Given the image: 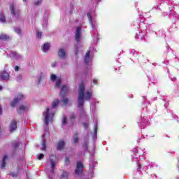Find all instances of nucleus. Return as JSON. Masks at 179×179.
I'll return each mask as SVG.
<instances>
[{
    "label": "nucleus",
    "instance_id": "nucleus-1",
    "mask_svg": "<svg viewBox=\"0 0 179 179\" xmlns=\"http://www.w3.org/2000/svg\"><path fill=\"white\" fill-rule=\"evenodd\" d=\"M58 104H59V101L58 99H55L52 103V107L47 108L45 111H44L43 113L45 124V134H43V135L42 136V150H45V149H47L44 136L50 135V133L48 132V122H52V118H54V115L55 114V108H57V106H58Z\"/></svg>",
    "mask_w": 179,
    "mask_h": 179
},
{
    "label": "nucleus",
    "instance_id": "nucleus-2",
    "mask_svg": "<svg viewBox=\"0 0 179 179\" xmlns=\"http://www.w3.org/2000/svg\"><path fill=\"white\" fill-rule=\"evenodd\" d=\"M93 96V91L90 90H85V84L81 83L78 86V108L83 109L85 105V100L89 101L92 99Z\"/></svg>",
    "mask_w": 179,
    "mask_h": 179
},
{
    "label": "nucleus",
    "instance_id": "nucleus-3",
    "mask_svg": "<svg viewBox=\"0 0 179 179\" xmlns=\"http://www.w3.org/2000/svg\"><path fill=\"white\" fill-rule=\"evenodd\" d=\"M49 159L50 160L51 169L48 171V175L52 179V176L55 174L54 170H55V164L57 163V156L55 155H50Z\"/></svg>",
    "mask_w": 179,
    "mask_h": 179
},
{
    "label": "nucleus",
    "instance_id": "nucleus-4",
    "mask_svg": "<svg viewBox=\"0 0 179 179\" xmlns=\"http://www.w3.org/2000/svg\"><path fill=\"white\" fill-rule=\"evenodd\" d=\"M87 17L92 28L93 29V30H96V29H97V22L96 21V19L94 18V13H88Z\"/></svg>",
    "mask_w": 179,
    "mask_h": 179
},
{
    "label": "nucleus",
    "instance_id": "nucleus-5",
    "mask_svg": "<svg viewBox=\"0 0 179 179\" xmlns=\"http://www.w3.org/2000/svg\"><path fill=\"white\" fill-rule=\"evenodd\" d=\"M24 99V96L22 94H19L14 99L10 102V106L11 107H16V104L20 101V100H23Z\"/></svg>",
    "mask_w": 179,
    "mask_h": 179
},
{
    "label": "nucleus",
    "instance_id": "nucleus-6",
    "mask_svg": "<svg viewBox=\"0 0 179 179\" xmlns=\"http://www.w3.org/2000/svg\"><path fill=\"white\" fill-rule=\"evenodd\" d=\"M50 80H52V82H55L56 80L55 87H57V89H59L61 87V78H57V76L55 74L51 75Z\"/></svg>",
    "mask_w": 179,
    "mask_h": 179
},
{
    "label": "nucleus",
    "instance_id": "nucleus-7",
    "mask_svg": "<svg viewBox=\"0 0 179 179\" xmlns=\"http://www.w3.org/2000/svg\"><path fill=\"white\" fill-rule=\"evenodd\" d=\"M76 176H80L83 173V164L80 162H78L76 164V169L75 171Z\"/></svg>",
    "mask_w": 179,
    "mask_h": 179
},
{
    "label": "nucleus",
    "instance_id": "nucleus-8",
    "mask_svg": "<svg viewBox=\"0 0 179 179\" xmlns=\"http://www.w3.org/2000/svg\"><path fill=\"white\" fill-rule=\"evenodd\" d=\"M10 11L13 17H19V11L16 9L15 4H10Z\"/></svg>",
    "mask_w": 179,
    "mask_h": 179
},
{
    "label": "nucleus",
    "instance_id": "nucleus-9",
    "mask_svg": "<svg viewBox=\"0 0 179 179\" xmlns=\"http://www.w3.org/2000/svg\"><path fill=\"white\" fill-rule=\"evenodd\" d=\"M96 164H97V162L94 161V159L93 158H90V164H89V167H90L89 174H90V176H93V169H94V167Z\"/></svg>",
    "mask_w": 179,
    "mask_h": 179
},
{
    "label": "nucleus",
    "instance_id": "nucleus-10",
    "mask_svg": "<svg viewBox=\"0 0 179 179\" xmlns=\"http://www.w3.org/2000/svg\"><path fill=\"white\" fill-rule=\"evenodd\" d=\"M10 57L11 58H13L15 61H22L23 60V56L17 52H11Z\"/></svg>",
    "mask_w": 179,
    "mask_h": 179
},
{
    "label": "nucleus",
    "instance_id": "nucleus-11",
    "mask_svg": "<svg viewBox=\"0 0 179 179\" xmlns=\"http://www.w3.org/2000/svg\"><path fill=\"white\" fill-rule=\"evenodd\" d=\"M81 34H82V27H77L75 32V38H76V43H79V41H80Z\"/></svg>",
    "mask_w": 179,
    "mask_h": 179
},
{
    "label": "nucleus",
    "instance_id": "nucleus-12",
    "mask_svg": "<svg viewBox=\"0 0 179 179\" xmlns=\"http://www.w3.org/2000/svg\"><path fill=\"white\" fill-rule=\"evenodd\" d=\"M84 62L86 65L92 64V56L90 55V50H87L84 57Z\"/></svg>",
    "mask_w": 179,
    "mask_h": 179
},
{
    "label": "nucleus",
    "instance_id": "nucleus-13",
    "mask_svg": "<svg viewBox=\"0 0 179 179\" xmlns=\"http://www.w3.org/2000/svg\"><path fill=\"white\" fill-rule=\"evenodd\" d=\"M27 110H29V106L27 104L21 105L17 108V113L22 114V113H24L25 111H27Z\"/></svg>",
    "mask_w": 179,
    "mask_h": 179
},
{
    "label": "nucleus",
    "instance_id": "nucleus-14",
    "mask_svg": "<svg viewBox=\"0 0 179 179\" xmlns=\"http://www.w3.org/2000/svg\"><path fill=\"white\" fill-rule=\"evenodd\" d=\"M17 129V123L15 122V120L11 121L10 124V132H13V131H16Z\"/></svg>",
    "mask_w": 179,
    "mask_h": 179
},
{
    "label": "nucleus",
    "instance_id": "nucleus-15",
    "mask_svg": "<svg viewBox=\"0 0 179 179\" xmlns=\"http://www.w3.org/2000/svg\"><path fill=\"white\" fill-rule=\"evenodd\" d=\"M59 57L62 59H65L66 58V52L65 51V49H59Z\"/></svg>",
    "mask_w": 179,
    "mask_h": 179
},
{
    "label": "nucleus",
    "instance_id": "nucleus-16",
    "mask_svg": "<svg viewBox=\"0 0 179 179\" xmlns=\"http://www.w3.org/2000/svg\"><path fill=\"white\" fill-rule=\"evenodd\" d=\"M0 78L3 79V80H9V73L6 71H3L0 74Z\"/></svg>",
    "mask_w": 179,
    "mask_h": 179
},
{
    "label": "nucleus",
    "instance_id": "nucleus-17",
    "mask_svg": "<svg viewBox=\"0 0 179 179\" xmlns=\"http://www.w3.org/2000/svg\"><path fill=\"white\" fill-rule=\"evenodd\" d=\"M134 153H136L138 155H133V159H138L141 155V153H142V150L141 149H137V148H134V150H133Z\"/></svg>",
    "mask_w": 179,
    "mask_h": 179
},
{
    "label": "nucleus",
    "instance_id": "nucleus-18",
    "mask_svg": "<svg viewBox=\"0 0 179 179\" xmlns=\"http://www.w3.org/2000/svg\"><path fill=\"white\" fill-rule=\"evenodd\" d=\"M94 136L92 137L93 141H95L97 139V122H95L94 126Z\"/></svg>",
    "mask_w": 179,
    "mask_h": 179
},
{
    "label": "nucleus",
    "instance_id": "nucleus-19",
    "mask_svg": "<svg viewBox=\"0 0 179 179\" xmlns=\"http://www.w3.org/2000/svg\"><path fill=\"white\" fill-rule=\"evenodd\" d=\"M67 91H68V87H66V85H63L60 91L61 96H64V94H66Z\"/></svg>",
    "mask_w": 179,
    "mask_h": 179
},
{
    "label": "nucleus",
    "instance_id": "nucleus-20",
    "mask_svg": "<svg viewBox=\"0 0 179 179\" xmlns=\"http://www.w3.org/2000/svg\"><path fill=\"white\" fill-rule=\"evenodd\" d=\"M50 50V43H45L43 46L42 50L43 52H47Z\"/></svg>",
    "mask_w": 179,
    "mask_h": 179
},
{
    "label": "nucleus",
    "instance_id": "nucleus-21",
    "mask_svg": "<svg viewBox=\"0 0 179 179\" xmlns=\"http://www.w3.org/2000/svg\"><path fill=\"white\" fill-rule=\"evenodd\" d=\"M65 147V143L64 141H60L57 144L58 150H62Z\"/></svg>",
    "mask_w": 179,
    "mask_h": 179
},
{
    "label": "nucleus",
    "instance_id": "nucleus-22",
    "mask_svg": "<svg viewBox=\"0 0 179 179\" xmlns=\"http://www.w3.org/2000/svg\"><path fill=\"white\" fill-rule=\"evenodd\" d=\"M0 40H3V41H6V40H9V36L5 34H0Z\"/></svg>",
    "mask_w": 179,
    "mask_h": 179
},
{
    "label": "nucleus",
    "instance_id": "nucleus-23",
    "mask_svg": "<svg viewBox=\"0 0 179 179\" xmlns=\"http://www.w3.org/2000/svg\"><path fill=\"white\" fill-rule=\"evenodd\" d=\"M6 161H8V157L5 155L2 160L1 169H5V166H6Z\"/></svg>",
    "mask_w": 179,
    "mask_h": 179
},
{
    "label": "nucleus",
    "instance_id": "nucleus-24",
    "mask_svg": "<svg viewBox=\"0 0 179 179\" xmlns=\"http://www.w3.org/2000/svg\"><path fill=\"white\" fill-rule=\"evenodd\" d=\"M68 124V122L66 120V117L64 116L62 120V128H65V125Z\"/></svg>",
    "mask_w": 179,
    "mask_h": 179
},
{
    "label": "nucleus",
    "instance_id": "nucleus-25",
    "mask_svg": "<svg viewBox=\"0 0 179 179\" xmlns=\"http://www.w3.org/2000/svg\"><path fill=\"white\" fill-rule=\"evenodd\" d=\"M69 174L68 173V172H63L62 174L60 176V179H68Z\"/></svg>",
    "mask_w": 179,
    "mask_h": 179
},
{
    "label": "nucleus",
    "instance_id": "nucleus-26",
    "mask_svg": "<svg viewBox=\"0 0 179 179\" xmlns=\"http://www.w3.org/2000/svg\"><path fill=\"white\" fill-rule=\"evenodd\" d=\"M78 141L79 137L78 136V133H76L73 137V143H78Z\"/></svg>",
    "mask_w": 179,
    "mask_h": 179
},
{
    "label": "nucleus",
    "instance_id": "nucleus-27",
    "mask_svg": "<svg viewBox=\"0 0 179 179\" xmlns=\"http://www.w3.org/2000/svg\"><path fill=\"white\" fill-rule=\"evenodd\" d=\"M0 22H2V23L6 22V19L5 18V15H3V14H0Z\"/></svg>",
    "mask_w": 179,
    "mask_h": 179
},
{
    "label": "nucleus",
    "instance_id": "nucleus-28",
    "mask_svg": "<svg viewBox=\"0 0 179 179\" xmlns=\"http://www.w3.org/2000/svg\"><path fill=\"white\" fill-rule=\"evenodd\" d=\"M14 30L17 34H19L20 36L22 34V29H20V28L16 27L14 29Z\"/></svg>",
    "mask_w": 179,
    "mask_h": 179
},
{
    "label": "nucleus",
    "instance_id": "nucleus-29",
    "mask_svg": "<svg viewBox=\"0 0 179 179\" xmlns=\"http://www.w3.org/2000/svg\"><path fill=\"white\" fill-rule=\"evenodd\" d=\"M12 146L14 148V149H16V148L19 146V142L14 141L13 143H12Z\"/></svg>",
    "mask_w": 179,
    "mask_h": 179
},
{
    "label": "nucleus",
    "instance_id": "nucleus-30",
    "mask_svg": "<svg viewBox=\"0 0 179 179\" xmlns=\"http://www.w3.org/2000/svg\"><path fill=\"white\" fill-rule=\"evenodd\" d=\"M75 118H76V115L75 114H71V116H70V120L71 121H75Z\"/></svg>",
    "mask_w": 179,
    "mask_h": 179
},
{
    "label": "nucleus",
    "instance_id": "nucleus-31",
    "mask_svg": "<svg viewBox=\"0 0 179 179\" xmlns=\"http://www.w3.org/2000/svg\"><path fill=\"white\" fill-rule=\"evenodd\" d=\"M68 101H69V99H68V98L63 97L62 102L64 103V104H68Z\"/></svg>",
    "mask_w": 179,
    "mask_h": 179
},
{
    "label": "nucleus",
    "instance_id": "nucleus-32",
    "mask_svg": "<svg viewBox=\"0 0 179 179\" xmlns=\"http://www.w3.org/2000/svg\"><path fill=\"white\" fill-rule=\"evenodd\" d=\"M137 38L140 39V40H143V35H142V34L139 33V34H137L136 36Z\"/></svg>",
    "mask_w": 179,
    "mask_h": 179
},
{
    "label": "nucleus",
    "instance_id": "nucleus-33",
    "mask_svg": "<svg viewBox=\"0 0 179 179\" xmlns=\"http://www.w3.org/2000/svg\"><path fill=\"white\" fill-rule=\"evenodd\" d=\"M43 0H34V3L35 5H40V3H41V1Z\"/></svg>",
    "mask_w": 179,
    "mask_h": 179
},
{
    "label": "nucleus",
    "instance_id": "nucleus-34",
    "mask_svg": "<svg viewBox=\"0 0 179 179\" xmlns=\"http://www.w3.org/2000/svg\"><path fill=\"white\" fill-rule=\"evenodd\" d=\"M44 157V154H40L38 156V160H41V159H43Z\"/></svg>",
    "mask_w": 179,
    "mask_h": 179
},
{
    "label": "nucleus",
    "instance_id": "nucleus-35",
    "mask_svg": "<svg viewBox=\"0 0 179 179\" xmlns=\"http://www.w3.org/2000/svg\"><path fill=\"white\" fill-rule=\"evenodd\" d=\"M41 36H43V34H41V32L38 31V32H37V38H41Z\"/></svg>",
    "mask_w": 179,
    "mask_h": 179
},
{
    "label": "nucleus",
    "instance_id": "nucleus-36",
    "mask_svg": "<svg viewBox=\"0 0 179 179\" xmlns=\"http://www.w3.org/2000/svg\"><path fill=\"white\" fill-rule=\"evenodd\" d=\"M65 163H66V164H68V163H69V157H66L65 158Z\"/></svg>",
    "mask_w": 179,
    "mask_h": 179
},
{
    "label": "nucleus",
    "instance_id": "nucleus-37",
    "mask_svg": "<svg viewBox=\"0 0 179 179\" xmlns=\"http://www.w3.org/2000/svg\"><path fill=\"white\" fill-rule=\"evenodd\" d=\"M46 76H47V75H46L45 73H42L41 74V79L43 78H45Z\"/></svg>",
    "mask_w": 179,
    "mask_h": 179
},
{
    "label": "nucleus",
    "instance_id": "nucleus-38",
    "mask_svg": "<svg viewBox=\"0 0 179 179\" xmlns=\"http://www.w3.org/2000/svg\"><path fill=\"white\" fill-rule=\"evenodd\" d=\"M10 176L13 177H17V173H11Z\"/></svg>",
    "mask_w": 179,
    "mask_h": 179
},
{
    "label": "nucleus",
    "instance_id": "nucleus-39",
    "mask_svg": "<svg viewBox=\"0 0 179 179\" xmlns=\"http://www.w3.org/2000/svg\"><path fill=\"white\" fill-rule=\"evenodd\" d=\"M83 126H84V128H85V129H87V128L89 127L87 123H84Z\"/></svg>",
    "mask_w": 179,
    "mask_h": 179
},
{
    "label": "nucleus",
    "instance_id": "nucleus-40",
    "mask_svg": "<svg viewBox=\"0 0 179 179\" xmlns=\"http://www.w3.org/2000/svg\"><path fill=\"white\" fill-rule=\"evenodd\" d=\"M17 80H22V76H18L17 77Z\"/></svg>",
    "mask_w": 179,
    "mask_h": 179
},
{
    "label": "nucleus",
    "instance_id": "nucleus-41",
    "mask_svg": "<svg viewBox=\"0 0 179 179\" xmlns=\"http://www.w3.org/2000/svg\"><path fill=\"white\" fill-rule=\"evenodd\" d=\"M15 72H17V71H19V66H15Z\"/></svg>",
    "mask_w": 179,
    "mask_h": 179
},
{
    "label": "nucleus",
    "instance_id": "nucleus-42",
    "mask_svg": "<svg viewBox=\"0 0 179 179\" xmlns=\"http://www.w3.org/2000/svg\"><path fill=\"white\" fill-rule=\"evenodd\" d=\"M92 82H93L94 85H97V80L94 79Z\"/></svg>",
    "mask_w": 179,
    "mask_h": 179
},
{
    "label": "nucleus",
    "instance_id": "nucleus-43",
    "mask_svg": "<svg viewBox=\"0 0 179 179\" xmlns=\"http://www.w3.org/2000/svg\"><path fill=\"white\" fill-rule=\"evenodd\" d=\"M2 114V108L0 107V115Z\"/></svg>",
    "mask_w": 179,
    "mask_h": 179
},
{
    "label": "nucleus",
    "instance_id": "nucleus-44",
    "mask_svg": "<svg viewBox=\"0 0 179 179\" xmlns=\"http://www.w3.org/2000/svg\"><path fill=\"white\" fill-rule=\"evenodd\" d=\"M138 170H139V169H141V164H138Z\"/></svg>",
    "mask_w": 179,
    "mask_h": 179
},
{
    "label": "nucleus",
    "instance_id": "nucleus-45",
    "mask_svg": "<svg viewBox=\"0 0 179 179\" xmlns=\"http://www.w3.org/2000/svg\"><path fill=\"white\" fill-rule=\"evenodd\" d=\"M52 66H55V63L52 64Z\"/></svg>",
    "mask_w": 179,
    "mask_h": 179
},
{
    "label": "nucleus",
    "instance_id": "nucleus-46",
    "mask_svg": "<svg viewBox=\"0 0 179 179\" xmlns=\"http://www.w3.org/2000/svg\"><path fill=\"white\" fill-rule=\"evenodd\" d=\"M0 90H2V86L0 85Z\"/></svg>",
    "mask_w": 179,
    "mask_h": 179
},
{
    "label": "nucleus",
    "instance_id": "nucleus-47",
    "mask_svg": "<svg viewBox=\"0 0 179 179\" xmlns=\"http://www.w3.org/2000/svg\"><path fill=\"white\" fill-rule=\"evenodd\" d=\"M176 80V78H173V79H172V80Z\"/></svg>",
    "mask_w": 179,
    "mask_h": 179
},
{
    "label": "nucleus",
    "instance_id": "nucleus-48",
    "mask_svg": "<svg viewBox=\"0 0 179 179\" xmlns=\"http://www.w3.org/2000/svg\"><path fill=\"white\" fill-rule=\"evenodd\" d=\"M76 55H78V52L77 51H76Z\"/></svg>",
    "mask_w": 179,
    "mask_h": 179
},
{
    "label": "nucleus",
    "instance_id": "nucleus-49",
    "mask_svg": "<svg viewBox=\"0 0 179 179\" xmlns=\"http://www.w3.org/2000/svg\"><path fill=\"white\" fill-rule=\"evenodd\" d=\"M75 47H76V50H78V47L76 45Z\"/></svg>",
    "mask_w": 179,
    "mask_h": 179
},
{
    "label": "nucleus",
    "instance_id": "nucleus-50",
    "mask_svg": "<svg viewBox=\"0 0 179 179\" xmlns=\"http://www.w3.org/2000/svg\"><path fill=\"white\" fill-rule=\"evenodd\" d=\"M23 2H26V0H23Z\"/></svg>",
    "mask_w": 179,
    "mask_h": 179
},
{
    "label": "nucleus",
    "instance_id": "nucleus-51",
    "mask_svg": "<svg viewBox=\"0 0 179 179\" xmlns=\"http://www.w3.org/2000/svg\"><path fill=\"white\" fill-rule=\"evenodd\" d=\"M143 99H144V100H146V99H145V97H143Z\"/></svg>",
    "mask_w": 179,
    "mask_h": 179
},
{
    "label": "nucleus",
    "instance_id": "nucleus-52",
    "mask_svg": "<svg viewBox=\"0 0 179 179\" xmlns=\"http://www.w3.org/2000/svg\"><path fill=\"white\" fill-rule=\"evenodd\" d=\"M148 167H149V166H150V164H148Z\"/></svg>",
    "mask_w": 179,
    "mask_h": 179
}]
</instances>
